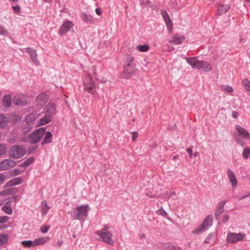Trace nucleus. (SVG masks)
I'll use <instances>...</instances> for the list:
<instances>
[{"instance_id":"nucleus-1","label":"nucleus","mask_w":250,"mask_h":250,"mask_svg":"<svg viewBox=\"0 0 250 250\" xmlns=\"http://www.w3.org/2000/svg\"><path fill=\"white\" fill-rule=\"evenodd\" d=\"M124 71L122 77L125 79H129L133 75L136 70V65L134 62V58L129 54L125 56Z\"/></svg>"},{"instance_id":"nucleus-2","label":"nucleus","mask_w":250,"mask_h":250,"mask_svg":"<svg viewBox=\"0 0 250 250\" xmlns=\"http://www.w3.org/2000/svg\"><path fill=\"white\" fill-rule=\"evenodd\" d=\"M186 61L193 68L202 70L208 72L211 70V65L207 62L199 61L197 57H189L186 59Z\"/></svg>"},{"instance_id":"nucleus-3","label":"nucleus","mask_w":250,"mask_h":250,"mask_svg":"<svg viewBox=\"0 0 250 250\" xmlns=\"http://www.w3.org/2000/svg\"><path fill=\"white\" fill-rule=\"evenodd\" d=\"M44 116L39 121V124L40 125H44L51 121V118L56 113V105L50 103L47 104L44 108Z\"/></svg>"},{"instance_id":"nucleus-4","label":"nucleus","mask_w":250,"mask_h":250,"mask_svg":"<svg viewBox=\"0 0 250 250\" xmlns=\"http://www.w3.org/2000/svg\"><path fill=\"white\" fill-rule=\"evenodd\" d=\"M89 209L88 205H81L74 209L73 216L75 219L81 220L87 216Z\"/></svg>"},{"instance_id":"nucleus-5","label":"nucleus","mask_w":250,"mask_h":250,"mask_svg":"<svg viewBox=\"0 0 250 250\" xmlns=\"http://www.w3.org/2000/svg\"><path fill=\"white\" fill-rule=\"evenodd\" d=\"M9 154L10 158L19 159L25 154V149L21 146L14 145L11 147Z\"/></svg>"},{"instance_id":"nucleus-6","label":"nucleus","mask_w":250,"mask_h":250,"mask_svg":"<svg viewBox=\"0 0 250 250\" xmlns=\"http://www.w3.org/2000/svg\"><path fill=\"white\" fill-rule=\"evenodd\" d=\"M45 130V127H41L35 130L29 135V142L31 144H35L39 142L44 135Z\"/></svg>"},{"instance_id":"nucleus-7","label":"nucleus","mask_w":250,"mask_h":250,"mask_svg":"<svg viewBox=\"0 0 250 250\" xmlns=\"http://www.w3.org/2000/svg\"><path fill=\"white\" fill-rule=\"evenodd\" d=\"M84 90L92 95L96 93V86L93 82L91 76L87 75L83 80Z\"/></svg>"},{"instance_id":"nucleus-8","label":"nucleus","mask_w":250,"mask_h":250,"mask_svg":"<svg viewBox=\"0 0 250 250\" xmlns=\"http://www.w3.org/2000/svg\"><path fill=\"white\" fill-rule=\"evenodd\" d=\"M213 217L211 215L208 216L203 223L196 229L194 232L197 233H202L208 229L212 225Z\"/></svg>"},{"instance_id":"nucleus-9","label":"nucleus","mask_w":250,"mask_h":250,"mask_svg":"<svg viewBox=\"0 0 250 250\" xmlns=\"http://www.w3.org/2000/svg\"><path fill=\"white\" fill-rule=\"evenodd\" d=\"M37 119L36 116L34 113H30L26 115L24 120L26 127H24V132H28L33 127L34 123Z\"/></svg>"},{"instance_id":"nucleus-10","label":"nucleus","mask_w":250,"mask_h":250,"mask_svg":"<svg viewBox=\"0 0 250 250\" xmlns=\"http://www.w3.org/2000/svg\"><path fill=\"white\" fill-rule=\"evenodd\" d=\"M246 235L241 233L229 232L227 237V241L230 243H234L238 241L243 240Z\"/></svg>"},{"instance_id":"nucleus-11","label":"nucleus","mask_w":250,"mask_h":250,"mask_svg":"<svg viewBox=\"0 0 250 250\" xmlns=\"http://www.w3.org/2000/svg\"><path fill=\"white\" fill-rule=\"evenodd\" d=\"M97 234L100 236L103 241L109 245H113L114 241L112 239V234L109 231H98Z\"/></svg>"},{"instance_id":"nucleus-12","label":"nucleus","mask_w":250,"mask_h":250,"mask_svg":"<svg viewBox=\"0 0 250 250\" xmlns=\"http://www.w3.org/2000/svg\"><path fill=\"white\" fill-rule=\"evenodd\" d=\"M74 26L72 21H64L59 29V34L63 36L66 34Z\"/></svg>"},{"instance_id":"nucleus-13","label":"nucleus","mask_w":250,"mask_h":250,"mask_svg":"<svg viewBox=\"0 0 250 250\" xmlns=\"http://www.w3.org/2000/svg\"><path fill=\"white\" fill-rule=\"evenodd\" d=\"M161 14L164 19L168 31L169 33H171L172 31V23L168 14L165 10L161 11Z\"/></svg>"},{"instance_id":"nucleus-14","label":"nucleus","mask_w":250,"mask_h":250,"mask_svg":"<svg viewBox=\"0 0 250 250\" xmlns=\"http://www.w3.org/2000/svg\"><path fill=\"white\" fill-rule=\"evenodd\" d=\"M16 163L11 159H6L0 163V168L2 170H6L9 167H14Z\"/></svg>"},{"instance_id":"nucleus-15","label":"nucleus","mask_w":250,"mask_h":250,"mask_svg":"<svg viewBox=\"0 0 250 250\" xmlns=\"http://www.w3.org/2000/svg\"><path fill=\"white\" fill-rule=\"evenodd\" d=\"M235 128L240 136L245 139L250 140V133L246 129L240 125H236Z\"/></svg>"},{"instance_id":"nucleus-16","label":"nucleus","mask_w":250,"mask_h":250,"mask_svg":"<svg viewBox=\"0 0 250 250\" xmlns=\"http://www.w3.org/2000/svg\"><path fill=\"white\" fill-rule=\"evenodd\" d=\"M47 96L45 93H41L38 95L36 99V104L38 106H42L47 101Z\"/></svg>"},{"instance_id":"nucleus-17","label":"nucleus","mask_w":250,"mask_h":250,"mask_svg":"<svg viewBox=\"0 0 250 250\" xmlns=\"http://www.w3.org/2000/svg\"><path fill=\"white\" fill-rule=\"evenodd\" d=\"M227 175L228 179L229 181L231 182V185L233 188L236 187L237 186V180L233 173V172L230 170L229 169L227 172Z\"/></svg>"},{"instance_id":"nucleus-18","label":"nucleus","mask_w":250,"mask_h":250,"mask_svg":"<svg viewBox=\"0 0 250 250\" xmlns=\"http://www.w3.org/2000/svg\"><path fill=\"white\" fill-rule=\"evenodd\" d=\"M27 51L29 53L31 59H32L33 62L36 65H38L39 64V62L37 59V54L36 50L32 48L28 47L27 48Z\"/></svg>"},{"instance_id":"nucleus-19","label":"nucleus","mask_w":250,"mask_h":250,"mask_svg":"<svg viewBox=\"0 0 250 250\" xmlns=\"http://www.w3.org/2000/svg\"><path fill=\"white\" fill-rule=\"evenodd\" d=\"M225 201H222L220 202L217 206V209L215 212V217L217 220L219 219L220 216L224 212V207L225 204Z\"/></svg>"},{"instance_id":"nucleus-20","label":"nucleus","mask_w":250,"mask_h":250,"mask_svg":"<svg viewBox=\"0 0 250 250\" xmlns=\"http://www.w3.org/2000/svg\"><path fill=\"white\" fill-rule=\"evenodd\" d=\"M184 36L179 37L177 35L172 37L171 39L169 41V42L174 44H180L185 40Z\"/></svg>"},{"instance_id":"nucleus-21","label":"nucleus","mask_w":250,"mask_h":250,"mask_svg":"<svg viewBox=\"0 0 250 250\" xmlns=\"http://www.w3.org/2000/svg\"><path fill=\"white\" fill-rule=\"evenodd\" d=\"M230 8L228 4H219L217 10V14L219 16L226 13Z\"/></svg>"},{"instance_id":"nucleus-22","label":"nucleus","mask_w":250,"mask_h":250,"mask_svg":"<svg viewBox=\"0 0 250 250\" xmlns=\"http://www.w3.org/2000/svg\"><path fill=\"white\" fill-rule=\"evenodd\" d=\"M22 179L21 177L15 178L12 180L9 181L6 183V186L11 187L15 185H17L21 183Z\"/></svg>"},{"instance_id":"nucleus-23","label":"nucleus","mask_w":250,"mask_h":250,"mask_svg":"<svg viewBox=\"0 0 250 250\" xmlns=\"http://www.w3.org/2000/svg\"><path fill=\"white\" fill-rule=\"evenodd\" d=\"M2 104L5 107L10 106L11 104V98L9 95H5L3 97L2 100Z\"/></svg>"},{"instance_id":"nucleus-24","label":"nucleus","mask_w":250,"mask_h":250,"mask_svg":"<svg viewBox=\"0 0 250 250\" xmlns=\"http://www.w3.org/2000/svg\"><path fill=\"white\" fill-rule=\"evenodd\" d=\"M45 137L42 143V145H44L45 144L50 143L52 142V133L49 132L47 131L45 133Z\"/></svg>"},{"instance_id":"nucleus-25","label":"nucleus","mask_w":250,"mask_h":250,"mask_svg":"<svg viewBox=\"0 0 250 250\" xmlns=\"http://www.w3.org/2000/svg\"><path fill=\"white\" fill-rule=\"evenodd\" d=\"M48 240L47 237H42L35 239L34 241L35 246L44 244Z\"/></svg>"},{"instance_id":"nucleus-26","label":"nucleus","mask_w":250,"mask_h":250,"mask_svg":"<svg viewBox=\"0 0 250 250\" xmlns=\"http://www.w3.org/2000/svg\"><path fill=\"white\" fill-rule=\"evenodd\" d=\"M16 192L17 190L16 188H12L2 191L0 192V195L1 196H7L8 195H11L15 193Z\"/></svg>"},{"instance_id":"nucleus-27","label":"nucleus","mask_w":250,"mask_h":250,"mask_svg":"<svg viewBox=\"0 0 250 250\" xmlns=\"http://www.w3.org/2000/svg\"><path fill=\"white\" fill-rule=\"evenodd\" d=\"M34 161V158L33 157H30L28 158L26 161L21 163L19 167H27Z\"/></svg>"},{"instance_id":"nucleus-28","label":"nucleus","mask_w":250,"mask_h":250,"mask_svg":"<svg viewBox=\"0 0 250 250\" xmlns=\"http://www.w3.org/2000/svg\"><path fill=\"white\" fill-rule=\"evenodd\" d=\"M22 246L26 248H31L35 247L34 241L31 240L21 241Z\"/></svg>"},{"instance_id":"nucleus-29","label":"nucleus","mask_w":250,"mask_h":250,"mask_svg":"<svg viewBox=\"0 0 250 250\" xmlns=\"http://www.w3.org/2000/svg\"><path fill=\"white\" fill-rule=\"evenodd\" d=\"M137 49L140 52H146L149 49V45L147 44L145 45H138L137 46Z\"/></svg>"},{"instance_id":"nucleus-30","label":"nucleus","mask_w":250,"mask_h":250,"mask_svg":"<svg viewBox=\"0 0 250 250\" xmlns=\"http://www.w3.org/2000/svg\"><path fill=\"white\" fill-rule=\"evenodd\" d=\"M81 19L85 22H90L91 21L92 17L83 13L81 15Z\"/></svg>"},{"instance_id":"nucleus-31","label":"nucleus","mask_w":250,"mask_h":250,"mask_svg":"<svg viewBox=\"0 0 250 250\" xmlns=\"http://www.w3.org/2000/svg\"><path fill=\"white\" fill-rule=\"evenodd\" d=\"M8 235L6 234H0V246L6 243L8 241Z\"/></svg>"},{"instance_id":"nucleus-32","label":"nucleus","mask_w":250,"mask_h":250,"mask_svg":"<svg viewBox=\"0 0 250 250\" xmlns=\"http://www.w3.org/2000/svg\"><path fill=\"white\" fill-rule=\"evenodd\" d=\"M243 157L245 159H247L250 157V147H246L244 149Z\"/></svg>"},{"instance_id":"nucleus-33","label":"nucleus","mask_w":250,"mask_h":250,"mask_svg":"<svg viewBox=\"0 0 250 250\" xmlns=\"http://www.w3.org/2000/svg\"><path fill=\"white\" fill-rule=\"evenodd\" d=\"M49 208H50L47 206L46 201H42V213L43 214H46Z\"/></svg>"},{"instance_id":"nucleus-34","label":"nucleus","mask_w":250,"mask_h":250,"mask_svg":"<svg viewBox=\"0 0 250 250\" xmlns=\"http://www.w3.org/2000/svg\"><path fill=\"white\" fill-rule=\"evenodd\" d=\"M242 83L246 89L250 91V82L248 79H244L242 81Z\"/></svg>"},{"instance_id":"nucleus-35","label":"nucleus","mask_w":250,"mask_h":250,"mask_svg":"<svg viewBox=\"0 0 250 250\" xmlns=\"http://www.w3.org/2000/svg\"><path fill=\"white\" fill-rule=\"evenodd\" d=\"M7 151L6 146L5 144H0V156L6 153Z\"/></svg>"},{"instance_id":"nucleus-36","label":"nucleus","mask_w":250,"mask_h":250,"mask_svg":"<svg viewBox=\"0 0 250 250\" xmlns=\"http://www.w3.org/2000/svg\"><path fill=\"white\" fill-rule=\"evenodd\" d=\"M221 88L224 90L225 91L229 92L231 93L233 92V88L231 86L229 85H222Z\"/></svg>"},{"instance_id":"nucleus-37","label":"nucleus","mask_w":250,"mask_h":250,"mask_svg":"<svg viewBox=\"0 0 250 250\" xmlns=\"http://www.w3.org/2000/svg\"><path fill=\"white\" fill-rule=\"evenodd\" d=\"M8 34V32L1 25H0V35L7 36Z\"/></svg>"},{"instance_id":"nucleus-38","label":"nucleus","mask_w":250,"mask_h":250,"mask_svg":"<svg viewBox=\"0 0 250 250\" xmlns=\"http://www.w3.org/2000/svg\"><path fill=\"white\" fill-rule=\"evenodd\" d=\"M2 209L8 214H11L12 213V209L11 207H2Z\"/></svg>"},{"instance_id":"nucleus-39","label":"nucleus","mask_w":250,"mask_h":250,"mask_svg":"<svg viewBox=\"0 0 250 250\" xmlns=\"http://www.w3.org/2000/svg\"><path fill=\"white\" fill-rule=\"evenodd\" d=\"M8 122V118L6 117L3 114L0 115V123L5 124Z\"/></svg>"},{"instance_id":"nucleus-40","label":"nucleus","mask_w":250,"mask_h":250,"mask_svg":"<svg viewBox=\"0 0 250 250\" xmlns=\"http://www.w3.org/2000/svg\"><path fill=\"white\" fill-rule=\"evenodd\" d=\"M173 246L170 244H166L163 245V248L166 250H173Z\"/></svg>"},{"instance_id":"nucleus-41","label":"nucleus","mask_w":250,"mask_h":250,"mask_svg":"<svg viewBox=\"0 0 250 250\" xmlns=\"http://www.w3.org/2000/svg\"><path fill=\"white\" fill-rule=\"evenodd\" d=\"M12 8L14 12L16 14H19L21 12V8L19 6H12Z\"/></svg>"},{"instance_id":"nucleus-42","label":"nucleus","mask_w":250,"mask_h":250,"mask_svg":"<svg viewBox=\"0 0 250 250\" xmlns=\"http://www.w3.org/2000/svg\"><path fill=\"white\" fill-rule=\"evenodd\" d=\"M132 140L133 141L135 142L136 141L138 136V133L137 131H134L132 133Z\"/></svg>"},{"instance_id":"nucleus-43","label":"nucleus","mask_w":250,"mask_h":250,"mask_svg":"<svg viewBox=\"0 0 250 250\" xmlns=\"http://www.w3.org/2000/svg\"><path fill=\"white\" fill-rule=\"evenodd\" d=\"M6 180V176L4 174H0V185H1Z\"/></svg>"},{"instance_id":"nucleus-44","label":"nucleus","mask_w":250,"mask_h":250,"mask_svg":"<svg viewBox=\"0 0 250 250\" xmlns=\"http://www.w3.org/2000/svg\"><path fill=\"white\" fill-rule=\"evenodd\" d=\"M49 226H43V227H42L41 228V231L42 232V233H46L47 232V231L49 229Z\"/></svg>"},{"instance_id":"nucleus-45","label":"nucleus","mask_w":250,"mask_h":250,"mask_svg":"<svg viewBox=\"0 0 250 250\" xmlns=\"http://www.w3.org/2000/svg\"><path fill=\"white\" fill-rule=\"evenodd\" d=\"M8 220V217L7 216L0 217V223H3L6 222Z\"/></svg>"},{"instance_id":"nucleus-46","label":"nucleus","mask_w":250,"mask_h":250,"mask_svg":"<svg viewBox=\"0 0 250 250\" xmlns=\"http://www.w3.org/2000/svg\"><path fill=\"white\" fill-rule=\"evenodd\" d=\"M38 145L36 146H33L29 147L28 149L29 153H32L33 151H34L35 149H36L38 147Z\"/></svg>"},{"instance_id":"nucleus-47","label":"nucleus","mask_w":250,"mask_h":250,"mask_svg":"<svg viewBox=\"0 0 250 250\" xmlns=\"http://www.w3.org/2000/svg\"><path fill=\"white\" fill-rule=\"evenodd\" d=\"M12 175L13 176H16L21 173V170L19 169L16 168L13 170Z\"/></svg>"},{"instance_id":"nucleus-48","label":"nucleus","mask_w":250,"mask_h":250,"mask_svg":"<svg viewBox=\"0 0 250 250\" xmlns=\"http://www.w3.org/2000/svg\"><path fill=\"white\" fill-rule=\"evenodd\" d=\"M18 196H13L12 197H9L7 199V200H9L10 201H11V202H16L18 200Z\"/></svg>"},{"instance_id":"nucleus-49","label":"nucleus","mask_w":250,"mask_h":250,"mask_svg":"<svg viewBox=\"0 0 250 250\" xmlns=\"http://www.w3.org/2000/svg\"><path fill=\"white\" fill-rule=\"evenodd\" d=\"M213 236L212 234H209L208 236L207 237L206 240L205 241V243H210V241L212 238V237Z\"/></svg>"},{"instance_id":"nucleus-50","label":"nucleus","mask_w":250,"mask_h":250,"mask_svg":"<svg viewBox=\"0 0 250 250\" xmlns=\"http://www.w3.org/2000/svg\"><path fill=\"white\" fill-rule=\"evenodd\" d=\"M158 213L162 216H166L167 214V213L162 208L159 210Z\"/></svg>"},{"instance_id":"nucleus-51","label":"nucleus","mask_w":250,"mask_h":250,"mask_svg":"<svg viewBox=\"0 0 250 250\" xmlns=\"http://www.w3.org/2000/svg\"><path fill=\"white\" fill-rule=\"evenodd\" d=\"M187 151L188 153L189 157L191 158H192V150L191 148H188L187 149Z\"/></svg>"},{"instance_id":"nucleus-52","label":"nucleus","mask_w":250,"mask_h":250,"mask_svg":"<svg viewBox=\"0 0 250 250\" xmlns=\"http://www.w3.org/2000/svg\"><path fill=\"white\" fill-rule=\"evenodd\" d=\"M21 140L24 142H29V135L27 137H23L21 138Z\"/></svg>"},{"instance_id":"nucleus-53","label":"nucleus","mask_w":250,"mask_h":250,"mask_svg":"<svg viewBox=\"0 0 250 250\" xmlns=\"http://www.w3.org/2000/svg\"><path fill=\"white\" fill-rule=\"evenodd\" d=\"M22 102L20 99H15L14 100V103L16 105H20Z\"/></svg>"},{"instance_id":"nucleus-54","label":"nucleus","mask_w":250,"mask_h":250,"mask_svg":"<svg viewBox=\"0 0 250 250\" xmlns=\"http://www.w3.org/2000/svg\"><path fill=\"white\" fill-rule=\"evenodd\" d=\"M239 115L237 111H233L232 113V116L234 118H237Z\"/></svg>"},{"instance_id":"nucleus-55","label":"nucleus","mask_w":250,"mask_h":250,"mask_svg":"<svg viewBox=\"0 0 250 250\" xmlns=\"http://www.w3.org/2000/svg\"><path fill=\"white\" fill-rule=\"evenodd\" d=\"M95 11L96 14L98 15H100L102 14V10L100 8H96Z\"/></svg>"},{"instance_id":"nucleus-56","label":"nucleus","mask_w":250,"mask_h":250,"mask_svg":"<svg viewBox=\"0 0 250 250\" xmlns=\"http://www.w3.org/2000/svg\"><path fill=\"white\" fill-rule=\"evenodd\" d=\"M236 141L238 144H240L242 146H244V143H242V141L239 139L236 138Z\"/></svg>"},{"instance_id":"nucleus-57","label":"nucleus","mask_w":250,"mask_h":250,"mask_svg":"<svg viewBox=\"0 0 250 250\" xmlns=\"http://www.w3.org/2000/svg\"><path fill=\"white\" fill-rule=\"evenodd\" d=\"M229 219L228 215H224L223 219V222H226Z\"/></svg>"},{"instance_id":"nucleus-58","label":"nucleus","mask_w":250,"mask_h":250,"mask_svg":"<svg viewBox=\"0 0 250 250\" xmlns=\"http://www.w3.org/2000/svg\"><path fill=\"white\" fill-rule=\"evenodd\" d=\"M109 229V227L107 226H105L104 228L101 230L102 231L106 232L108 231V229Z\"/></svg>"},{"instance_id":"nucleus-59","label":"nucleus","mask_w":250,"mask_h":250,"mask_svg":"<svg viewBox=\"0 0 250 250\" xmlns=\"http://www.w3.org/2000/svg\"><path fill=\"white\" fill-rule=\"evenodd\" d=\"M11 203V201H10L9 200V201H8L7 202H6L5 203V205L3 207H10Z\"/></svg>"},{"instance_id":"nucleus-60","label":"nucleus","mask_w":250,"mask_h":250,"mask_svg":"<svg viewBox=\"0 0 250 250\" xmlns=\"http://www.w3.org/2000/svg\"><path fill=\"white\" fill-rule=\"evenodd\" d=\"M176 128V125L174 124L172 125L171 126L169 125L168 126V129L169 130H174Z\"/></svg>"},{"instance_id":"nucleus-61","label":"nucleus","mask_w":250,"mask_h":250,"mask_svg":"<svg viewBox=\"0 0 250 250\" xmlns=\"http://www.w3.org/2000/svg\"><path fill=\"white\" fill-rule=\"evenodd\" d=\"M173 250H182V249L179 247L174 245Z\"/></svg>"},{"instance_id":"nucleus-62","label":"nucleus","mask_w":250,"mask_h":250,"mask_svg":"<svg viewBox=\"0 0 250 250\" xmlns=\"http://www.w3.org/2000/svg\"><path fill=\"white\" fill-rule=\"evenodd\" d=\"M198 155V153L197 152H196L194 154H192V157L195 158Z\"/></svg>"},{"instance_id":"nucleus-63","label":"nucleus","mask_w":250,"mask_h":250,"mask_svg":"<svg viewBox=\"0 0 250 250\" xmlns=\"http://www.w3.org/2000/svg\"><path fill=\"white\" fill-rule=\"evenodd\" d=\"M93 74L94 75L96 79L97 80H99V79L97 78V73L95 71H94L93 72Z\"/></svg>"},{"instance_id":"nucleus-64","label":"nucleus","mask_w":250,"mask_h":250,"mask_svg":"<svg viewBox=\"0 0 250 250\" xmlns=\"http://www.w3.org/2000/svg\"><path fill=\"white\" fill-rule=\"evenodd\" d=\"M145 237V235L144 234H143L140 235V238H142V239L144 238Z\"/></svg>"}]
</instances>
